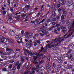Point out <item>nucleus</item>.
I'll list each match as a JSON object with an SVG mask.
<instances>
[{
	"mask_svg": "<svg viewBox=\"0 0 74 74\" xmlns=\"http://www.w3.org/2000/svg\"><path fill=\"white\" fill-rule=\"evenodd\" d=\"M46 66L47 67V70L48 72V73H49V72L51 71V66L49 65V63H47L46 64Z\"/></svg>",
	"mask_w": 74,
	"mask_h": 74,
	"instance_id": "nucleus-1",
	"label": "nucleus"
},
{
	"mask_svg": "<svg viewBox=\"0 0 74 74\" xmlns=\"http://www.w3.org/2000/svg\"><path fill=\"white\" fill-rule=\"evenodd\" d=\"M41 50H40L39 52V53H40V52H44L45 53L47 52V49L45 48H43V47L42 46L41 47Z\"/></svg>",
	"mask_w": 74,
	"mask_h": 74,
	"instance_id": "nucleus-2",
	"label": "nucleus"
},
{
	"mask_svg": "<svg viewBox=\"0 0 74 74\" xmlns=\"http://www.w3.org/2000/svg\"><path fill=\"white\" fill-rule=\"evenodd\" d=\"M9 33L11 36H14L15 34V32L12 30H10L9 31Z\"/></svg>",
	"mask_w": 74,
	"mask_h": 74,
	"instance_id": "nucleus-3",
	"label": "nucleus"
},
{
	"mask_svg": "<svg viewBox=\"0 0 74 74\" xmlns=\"http://www.w3.org/2000/svg\"><path fill=\"white\" fill-rule=\"evenodd\" d=\"M6 51L7 52H7V53H8V55H9V56H10V54L12 53H11L12 52V51H11V49L9 48H7L6 49Z\"/></svg>",
	"mask_w": 74,
	"mask_h": 74,
	"instance_id": "nucleus-4",
	"label": "nucleus"
},
{
	"mask_svg": "<svg viewBox=\"0 0 74 74\" xmlns=\"http://www.w3.org/2000/svg\"><path fill=\"white\" fill-rule=\"evenodd\" d=\"M41 32H42V33H43L44 34H48V30H44L41 31Z\"/></svg>",
	"mask_w": 74,
	"mask_h": 74,
	"instance_id": "nucleus-5",
	"label": "nucleus"
},
{
	"mask_svg": "<svg viewBox=\"0 0 74 74\" xmlns=\"http://www.w3.org/2000/svg\"><path fill=\"white\" fill-rule=\"evenodd\" d=\"M60 40V38L59 37H58L54 39V41L57 42H59Z\"/></svg>",
	"mask_w": 74,
	"mask_h": 74,
	"instance_id": "nucleus-6",
	"label": "nucleus"
},
{
	"mask_svg": "<svg viewBox=\"0 0 74 74\" xmlns=\"http://www.w3.org/2000/svg\"><path fill=\"white\" fill-rule=\"evenodd\" d=\"M23 51H24V54L25 55H27V54H29V51L28 50H26L25 49H23Z\"/></svg>",
	"mask_w": 74,
	"mask_h": 74,
	"instance_id": "nucleus-7",
	"label": "nucleus"
},
{
	"mask_svg": "<svg viewBox=\"0 0 74 74\" xmlns=\"http://www.w3.org/2000/svg\"><path fill=\"white\" fill-rule=\"evenodd\" d=\"M21 17H23L24 19H26V18H27V16H26V14L24 13L21 14Z\"/></svg>",
	"mask_w": 74,
	"mask_h": 74,
	"instance_id": "nucleus-8",
	"label": "nucleus"
},
{
	"mask_svg": "<svg viewBox=\"0 0 74 74\" xmlns=\"http://www.w3.org/2000/svg\"><path fill=\"white\" fill-rule=\"evenodd\" d=\"M51 48H53V50H56V45H53L51 46Z\"/></svg>",
	"mask_w": 74,
	"mask_h": 74,
	"instance_id": "nucleus-9",
	"label": "nucleus"
},
{
	"mask_svg": "<svg viewBox=\"0 0 74 74\" xmlns=\"http://www.w3.org/2000/svg\"><path fill=\"white\" fill-rule=\"evenodd\" d=\"M65 1L63 0H60L59 1V3L61 4V5H64V4L65 3Z\"/></svg>",
	"mask_w": 74,
	"mask_h": 74,
	"instance_id": "nucleus-10",
	"label": "nucleus"
},
{
	"mask_svg": "<svg viewBox=\"0 0 74 74\" xmlns=\"http://www.w3.org/2000/svg\"><path fill=\"white\" fill-rule=\"evenodd\" d=\"M0 29L2 31H4L5 30V27L3 26H1L0 27Z\"/></svg>",
	"mask_w": 74,
	"mask_h": 74,
	"instance_id": "nucleus-11",
	"label": "nucleus"
},
{
	"mask_svg": "<svg viewBox=\"0 0 74 74\" xmlns=\"http://www.w3.org/2000/svg\"><path fill=\"white\" fill-rule=\"evenodd\" d=\"M21 38V36H19L18 35H16V38L17 40H19L20 38Z\"/></svg>",
	"mask_w": 74,
	"mask_h": 74,
	"instance_id": "nucleus-12",
	"label": "nucleus"
},
{
	"mask_svg": "<svg viewBox=\"0 0 74 74\" xmlns=\"http://www.w3.org/2000/svg\"><path fill=\"white\" fill-rule=\"evenodd\" d=\"M39 69L40 71H42L45 69V68L44 66H41L39 68Z\"/></svg>",
	"mask_w": 74,
	"mask_h": 74,
	"instance_id": "nucleus-13",
	"label": "nucleus"
},
{
	"mask_svg": "<svg viewBox=\"0 0 74 74\" xmlns=\"http://www.w3.org/2000/svg\"><path fill=\"white\" fill-rule=\"evenodd\" d=\"M66 25L70 27L71 26V23L70 22H68L66 23Z\"/></svg>",
	"mask_w": 74,
	"mask_h": 74,
	"instance_id": "nucleus-14",
	"label": "nucleus"
},
{
	"mask_svg": "<svg viewBox=\"0 0 74 74\" xmlns=\"http://www.w3.org/2000/svg\"><path fill=\"white\" fill-rule=\"evenodd\" d=\"M2 38H3V39L4 42H6L7 41V39L6 38H5V37H4V36H2Z\"/></svg>",
	"mask_w": 74,
	"mask_h": 74,
	"instance_id": "nucleus-15",
	"label": "nucleus"
},
{
	"mask_svg": "<svg viewBox=\"0 0 74 74\" xmlns=\"http://www.w3.org/2000/svg\"><path fill=\"white\" fill-rule=\"evenodd\" d=\"M45 28V26H43V27H42L39 30V32H40L41 31L44 30V29Z\"/></svg>",
	"mask_w": 74,
	"mask_h": 74,
	"instance_id": "nucleus-16",
	"label": "nucleus"
},
{
	"mask_svg": "<svg viewBox=\"0 0 74 74\" xmlns=\"http://www.w3.org/2000/svg\"><path fill=\"white\" fill-rule=\"evenodd\" d=\"M73 32H71V34L70 35L68 34L67 35V36L65 38H69V37H70L71 35L73 34Z\"/></svg>",
	"mask_w": 74,
	"mask_h": 74,
	"instance_id": "nucleus-17",
	"label": "nucleus"
},
{
	"mask_svg": "<svg viewBox=\"0 0 74 74\" xmlns=\"http://www.w3.org/2000/svg\"><path fill=\"white\" fill-rule=\"evenodd\" d=\"M73 58V55L71 54H70L68 56V59H72Z\"/></svg>",
	"mask_w": 74,
	"mask_h": 74,
	"instance_id": "nucleus-18",
	"label": "nucleus"
},
{
	"mask_svg": "<svg viewBox=\"0 0 74 74\" xmlns=\"http://www.w3.org/2000/svg\"><path fill=\"white\" fill-rule=\"evenodd\" d=\"M9 21L10 23H12V22H13V20H12V19L11 18H9Z\"/></svg>",
	"mask_w": 74,
	"mask_h": 74,
	"instance_id": "nucleus-19",
	"label": "nucleus"
},
{
	"mask_svg": "<svg viewBox=\"0 0 74 74\" xmlns=\"http://www.w3.org/2000/svg\"><path fill=\"white\" fill-rule=\"evenodd\" d=\"M28 55H30L31 56H33V53H32V52H29Z\"/></svg>",
	"mask_w": 74,
	"mask_h": 74,
	"instance_id": "nucleus-20",
	"label": "nucleus"
},
{
	"mask_svg": "<svg viewBox=\"0 0 74 74\" xmlns=\"http://www.w3.org/2000/svg\"><path fill=\"white\" fill-rule=\"evenodd\" d=\"M30 7V5H26L25 6V7L26 9H27V8H29V7Z\"/></svg>",
	"mask_w": 74,
	"mask_h": 74,
	"instance_id": "nucleus-21",
	"label": "nucleus"
},
{
	"mask_svg": "<svg viewBox=\"0 0 74 74\" xmlns=\"http://www.w3.org/2000/svg\"><path fill=\"white\" fill-rule=\"evenodd\" d=\"M59 70H60V69L59 68H57L55 69L56 72H59Z\"/></svg>",
	"mask_w": 74,
	"mask_h": 74,
	"instance_id": "nucleus-22",
	"label": "nucleus"
},
{
	"mask_svg": "<svg viewBox=\"0 0 74 74\" xmlns=\"http://www.w3.org/2000/svg\"><path fill=\"white\" fill-rule=\"evenodd\" d=\"M36 55V56H38V54L37 53V52H35V53H33V55Z\"/></svg>",
	"mask_w": 74,
	"mask_h": 74,
	"instance_id": "nucleus-23",
	"label": "nucleus"
},
{
	"mask_svg": "<svg viewBox=\"0 0 74 74\" xmlns=\"http://www.w3.org/2000/svg\"><path fill=\"white\" fill-rule=\"evenodd\" d=\"M56 67V64H55L53 63L52 68L53 69H55Z\"/></svg>",
	"mask_w": 74,
	"mask_h": 74,
	"instance_id": "nucleus-24",
	"label": "nucleus"
},
{
	"mask_svg": "<svg viewBox=\"0 0 74 74\" xmlns=\"http://www.w3.org/2000/svg\"><path fill=\"white\" fill-rule=\"evenodd\" d=\"M30 34L29 32H25V34L27 36H29V35H30Z\"/></svg>",
	"mask_w": 74,
	"mask_h": 74,
	"instance_id": "nucleus-25",
	"label": "nucleus"
},
{
	"mask_svg": "<svg viewBox=\"0 0 74 74\" xmlns=\"http://www.w3.org/2000/svg\"><path fill=\"white\" fill-rule=\"evenodd\" d=\"M57 67L58 69H59L61 67V65L60 64L58 65L57 66Z\"/></svg>",
	"mask_w": 74,
	"mask_h": 74,
	"instance_id": "nucleus-26",
	"label": "nucleus"
},
{
	"mask_svg": "<svg viewBox=\"0 0 74 74\" xmlns=\"http://www.w3.org/2000/svg\"><path fill=\"white\" fill-rule=\"evenodd\" d=\"M61 20H63V19H64V15H62L61 16Z\"/></svg>",
	"mask_w": 74,
	"mask_h": 74,
	"instance_id": "nucleus-27",
	"label": "nucleus"
},
{
	"mask_svg": "<svg viewBox=\"0 0 74 74\" xmlns=\"http://www.w3.org/2000/svg\"><path fill=\"white\" fill-rule=\"evenodd\" d=\"M37 58H38V57H37V56H34L33 57V59L34 60H36V59H37Z\"/></svg>",
	"mask_w": 74,
	"mask_h": 74,
	"instance_id": "nucleus-28",
	"label": "nucleus"
},
{
	"mask_svg": "<svg viewBox=\"0 0 74 74\" xmlns=\"http://www.w3.org/2000/svg\"><path fill=\"white\" fill-rule=\"evenodd\" d=\"M51 21H56V18H53L52 19Z\"/></svg>",
	"mask_w": 74,
	"mask_h": 74,
	"instance_id": "nucleus-29",
	"label": "nucleus"
},
{
	"mask_svg": "<svg viewBox=\"0 0 74 74\" xmlns=\"http://www.w3.org/2000/svg\"><path fill=\"white\" fill-rule=\"evenodd\" d=\"M54 32L56 34H59L58 33V31L56 30H54Z\"/></svg>",
	"mask_w": 74,
	"mask_h": 74,
	"instance_id": "nucleus-30",
	"label": "nucleus"
},
{
	"mask_svg": "<svg viewBox=\"0 0 74 74\" xmlns=\"http://www.w3.org/2000/svg\"><path fill=\"white\" fill-rule=\"evenodd\" d=\"M73 2L72 1H71L69 2V4H73Z\"/></svg>",
	"mask_w": 74,
	"mask_h": 74,
	"instance_id": "nucleus-31",
	"label": "nucleus"
},
{
	"mask_svg": "<svg viewBox=\"0 0 74 74\" xmlns=\"http://www.w3.org/2000/svg\"><path fill=\"white\" fill-rule=\"evenodd\" d=\"M57 29L58 31V32H60V28L59 27H58L57 28Z\"/></svg>",
	"mask_w": 74,
	"mask_h": 74,
	"instance_id": "nucleus-32",
	"label": "nucleus"
},
{
	"mask_svg": "<svg viewBox=\"0 0 74 74\" xmlns=\"http://www.w3.org/2000/svg\"><path fill=\"white\" fill-rule=\"evenodd\" d=\"M47 58V59L48 60H49V61H50V57H49V56H47V57L46 58Z\"/></svg>",
	"mask_w": 74,
	"mask_h": 74,
	"instance_id": "nucleus-33",
	"label": "nucleus"
},
{
	"mask_svg": "<svg viewBox=\"0 0 74 74\" xmlns=\"http://www.w3.org/2000/svg\"><path fill=\"white\" fill-rule=\"evenodd\" d=\"M39 36V34H35V36L36 37H38Z\"/></svg>",
	"mask_w": 74,
	"mask_h": 74,
	"instance_id": "nucleus-34",
	"label": "nucleus"
},
{
	"mask_svg": "<svg viewBox=\"0 0 74 74\" xmlns=\"http://www.w3.org/2000/svg\"><path fill=\"white\" fill-rule=\"evenodd\" d=\"M31 38V36L30 35H28L27 36V39H29V38Z\"/></svg>",
	"mask_w": 74,
	"mask_h": 74,
	"instance_id": "nucleus-35",
	"label": "nucleus"
},
{
	"mask_svg": "<svg viewBox=\"0 0 74 74\" xmlns=\"http://www.w3.org/2000/svg\"><path fill=\"white\" fill-rule=\"evenodd\" d=\"M3 22V21L2 19L0 18V24L2 23Z\"/></svg>",
	"mask_w": 74,
	"mask_h": 74,
	"instance_id": "nucleus-36",
	"label": "nucleus"
},
{
	"mask_svg": "<svg viewBox=\"0 0 74 74\" xmlns=\"http://www.w3.org/2000/svg\"><path fill=\"white\" fill-rule=\"evenodd\" d=\"M47 31H49V32H50V31H51L52 30V29H51V28H49L47 29Z\"/></svg>",
	"mask_w": 74,
	"mask_h": 74,
	"instance_id": "nucleus-37",
	"label": "nucleus"
},
{
	"mask_svg": "<svg viewBox=\"0 0 74 74\" xmlns=\"http://www.w3.org/2000/svg\"><path fill=\"white\" fill-rule=\"evenodd\" d=\"M9 67L10 68V69H11V68L12 67V65L11 64H10L9 65Z\"/></svg>",
	"mask_w": 74,
	"mask_h": 74,
	"instance_id": "nucleus-38",
	"label": "nucleus"
},
{
	"mask_svg": "<svg viewBox=\"0 0 74 74\" xmlns=\"http://www.w3.org/2000/svg\"><path fill=\"white\" fill-rule=\"evenodd\" d=\"M8 16L9 18V19H10V18H12V15L9 14L8 15Z\"/></svg>",
	"mask_w": 74,
	"mask_h": 74,
	"instance_id": "nucleus-39",
	"label": "nucleus"
},
{
	"mask_svg": "<svg viewBox=\"0 0 74 74\" xmlns=\"http://www.w3.org/2000/svg\"><path fill=\"white\" fill-rule=\"evenodd\" d=\"M64 70H62L61 71V73H62V74H64Z\"/></svg>",
	"mask_w": 74,
	"mask_h": 74,
	"instance_id": "nucleus-40",
	"label": "nucleus"
},
{
	"mask_svg": "<svg viewBox=\"0 0 74 74\" xmlns=\"http://www.w3.org/2000/svg\"><path fill=\"white\" fill-rule=\"evenodd\" d=\"M68 66L69 67V69H71V68H72L73 67V66H72V65H71Z\"/></svg>",
	"mask_w": 74,
	"mask_h": 74,
	"instance_id": "nucleus-41",
	"label": "nucleus"
},
{
	"mask_svg": "<svg viewBox=\"0 0 74 74\" xmlns=\"http://www.w3.org/2000/svg\"><path fill=\"white\" fill-rule=\"evenodd\" d=\"M64 57H68L69 56V55H68V54H64Z\"/></svg>",
	"mask_w": 74,
	"mask_h": 74,
	"instance_id": "nucleus-42",
	"label": "nucleus"
},
{
	"mask_svg": "<svg viewBox=\"0 0 74 74\" xmlns=\"http://www.w3.org/2000/svg\"><path fill=\"white\" fill-rule=\"evenodd\" d=\"M16 67L14 66L12 70H16Z\"/></svg>",
	"mask_w": 74,
	"mask_h": 74,
	"instance_id": "nucleus-43",
	"label": "nucleus"
},
{
	"mask_svg": "<svg viewBox=\"0 0 74 74\" xmlns=\"http://www.w3.org/2000/svg\"><path fill=\"white\" fill-rule=\"evenodd\" d=\"M62 31L64 33H66L67 32L66 30H65L64 29L62 30Z\"/></svg>",
	"mask_w": 74,
	"mask_h": 74,
	"instance_id": "nucleus-44",
	"label": "nucleus"
},
{
	"mask_svg": "<svg viewBox=\"0 0 74 74\" xmlns=\"http://www.w3.org/2000/svg\"><path fill=\"white\" fill-rule=\"evenodd\" d=\"M71 49H70L69 51L67 53H70L71 52Z\"/></svg>",
	"mask_w": 74,
	"mask_h": 74,
	"instance_id": "nucleus-45",
	"label": "nucleus"
},
{
	"mask_svg": "<svg viewBox=\"0 0 74 74\" xmlns=\"http://www.w3.org/2000/svg\"><path fill=\"white\" fill-rule=\"evenodd\" d=\"M60 23L59 24H56V26L57 27H59V26H60Z\"/></svg>",
	"mask_w": 74,
	"mask_h": 74,
	"instance_id": "nucleus-46",
	"label": "nucleus"
},
{
	"mask_svg": "<svg viewBox=\"0 0 74 74\" xmlns=\"http://www.w3.org/2000/svg\"><path fill=\"white\" fill-rule=\"evenodd\" d=\"M64 39H62L60 41H59V43H62V42H63V41H64Z\"/></svg>",
	"mask_w": 74,
	"mask_h": 74,
	"instance_id": "nucleus-47",
	"label": "nucleus"
},
{
	"mask_svg": "<svg viewBox=\"0 0 74 74\" xmlns=\"http://www.w3.org/2000/svg\"><path fill=\"white\" fill-rule=\"evenodd\" d=\"M3 12V15H5L6 14V12L5 11L3 10V11H2Z\"/></svg>",
	"mask_w": 74,
	"mask_h": 74,
	"instance_id": "nucleus-48",
	"label": "nucleus"
},
{
	"mask_svg": "<svg viewBox=\"0 0 74 74\" xmlns=\"http://www.w3.org/2000/svg\"><path fill=\"white\" fill-rule=\"evenodd\" d=\"M40 14H41V12L40 11L39 13H38V14L37 16H38V17H39L40 16Z\"/></svg>",
	"mask_w": 74,
	"mask_h": 74,
	"instance_id": "nucleus-49",
	"label": "nucleus"
},
{
	"mask_svg": "<svg viewBox=\"0 0 74 74\" xmlns=\"http://www.w3.org/2000/svg\"><path fill=\"white\" fill-rule=\"evenodd\" d=\"M52 24L53 25H55L56 24V22H53L52 23Z\"/></svg>",
	"mask_w": 74,
	"mask_h": 74,
	"instance_id": "nucleus-50",
	"label": "nucleus"
},
{
	"mask_svg": "<svg viewBox=\"0 0 74 74\" xmlns=\"http://www.w3.org/2000/svg\"><path fill=\"white\" fill-rule=\"evenodd\" d=\"M29 42L30 44V45H32V41L31 40H29Z\"/></svg>",
	"mask_w": 74,
	"mask_h": 74,
	"instance_id": "nucleus-51",
	"label": "nucleus"
},
{
	"mask_svg": "<svg viewBox=\"0 0 74 74\" xmlns=\"http://www.w3.org/2000/svg\"><path fill=\"white\" fill-rule=\"evenodd\" d=\"M36 42L37 43H40V40L39 39L38 40L36 41Z\"/></svg>",
	"mask_w": 74,
	"mask_h": 74,
	"instance_id": "nucleus-52",
	"label": "nucleus"
},
{
	"mask_svg": "<svg viewBox=\"0 0 74 74\" xmlns=\"http://www.w3.org/2000/svg\"><path fill=\"white\" fill-rule=\"evenodd\" d=\"M25 33V31L24 30H22L21 31V33L22 34H23Z\"/></svg>",
	"mask_w": 74,
	"mask_h": 74,
	"instance_id": "nucleus-53",
	"label": "nucleus"
},
{
	"mask_svg": "<svg viewBox=\"0 0 74 74\" xmlns=\"http://www.w3.org/2000/svg\"><path fill=\"white\" fill-rule=\"evenodd\" d=\"M61 62H62V60L60 59H59L58 60V63H60Z\"/></svg>",
	"mask_w": 74,
	"mask_h": 74,
	"instance_id": "nucleus-54",
	"label": "nucleus"
},
{
	"mask_svg": "<svg viewBox=\"0 0 74 74\" xmlns=\"http://www.w3.org/2000/svg\"><path fill=\"white\" fill-rule=\"evenodd\" d=\"M2 55H7V53L5 52V53H2Z\"/></svg>",
	"mask_w": 74,
	"mask_h": 74,
	"instance_id": "nucleus-55",
	"label": "nucleus"
},
{
	"mask_svg": "<svg viewBox=\"0 0 74 74\" xmlns=\"http://www.w3.org/2000/svg\"><path fill=\"white\" fill-rule=\"evenodd\" d=\"M1 10H3L4 11V10H5V8H4V7H2L1 8Z\"/></svg>",
	"mask_w": 74,
	"mask_h": 74,
	"instance_id": "nucleus-56",
	"label": "nucleus"
},
{
	"mask_svg": "<svg viewBox=\"0 0 74 74\" xmlns=\"http://www.w3.org/2000/svg\"><path fill=\"white\" fill-rule=\"evenodd\" d=\"M72 27L73 28L74 27V21L73 22V23H72Z\"/></svg>",
	"mask_w": 74,
	"mask_h": 74,
	"instance_id": "nucleus-57",
	"label": "nucleus"
},
{
	"mask_svg": "<svg viewBox=\"0 0 74 74\" xmlns=\"http://www.w3.org/2000/svg\"><path fill=\"white\" fill-rule=\"evenodd\" d=\"M37 45H38V44H37V43L35 42L34 43V46H37Z\"/></svg>",
	"mask_w": 74,
	"mask_h": 74,
	"instance_id": "nucleus-58",
	"label": "nucleus"
},
{
	"mask_svg": "<svg viewBox=\"0 0 74 74\" xmlns=\"http://www.w3.org/2000/svg\"><path fill=\"white\" fill-rule=\"evenodd\" d=\"M47 21L48 22H50L51 21V20L50 19H48L47 20Z\"/></svg>",
	"mask_w": 74,
	"mask_h": 74,
	"instance_id": "nucleus-59",
	"label": "nucleus"
},
{
	"mask_svg": "<svg viewBox=\"0 0 74 74\" xmlns=\"http://www.w3.org/2000/svg\"><path fill=\"white\" fill-rule=\"evenodd\" d=\"M51 28L52 30H53V29H54L55 28V26L53 25L52 27H51Z\"/></svg>",
	"mask_w": 74,
	"mask_h": 74,
	"instance_id": "nucleus-60",
	"label": "nucleus"
},
{
	"mask_svg": "<svg viewBox=\"0 0 74 74\" xmlns=\"http://www.w3.org/2000/svg\"><path fill=\"white\" fill-rule=\"evenodd\" d=\"M1 42H2V43H4V40L1 39Z\"/></svg>",
	"mask_w": 74,
	"mask_h": 74,
	"instance_id": "nucleus-61",
	"label": "nucleus"
},
{
	"mask_svg": "<svg viewBox=\"0 0 74 74\" xmlns=\"http://www.w3.org/2000/svg\"><path fill=\"white\" fill-rule=\"evenodd\" d=\"M7 70V69L6 68H3L2 69V71H6Z\"/></svg>",
	"mask_w": 74,
	"mask_h": 74,
	"instance_id": "nucleus-62",
	"label": "nucleus"
},
{
	"mask_svg": "<svg viewBox=\"0 0 74 74\" xmlns=\"http://www.w3.org/2000/svg\"><path fill=\"white\" fill-rule=\"evenodd\" d=\"M61 29H65V27H64L62 26L61 27Z\"/></svg>",
	"mask_w": 74,
	"mask_h": 74,
	"instance_id": "nucleus-63",
	"label": "nucleus"
},
{
	"mask_svg": "<svg viewBox=\"0 0 74 74\" xmlns=\"http://www.w3.org/2000/svg\"><path fill=\"white\" fill-rule=\"evenodd\" d=\"M19 62H17L16 63V66H17L19 64Z\"/></svg>",
	"mask_w": 74,
	"mask_h": 74,
	"instance_id": "nucleus-64",
	"label": "nucleus"
}]
</instances>
